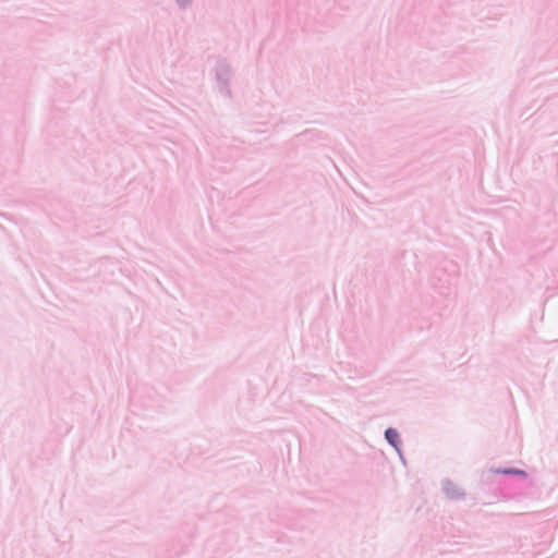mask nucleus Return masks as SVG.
I'll use <instances>...</instances> for the list:
<instances>
[{"mask_svg": "<svg viewBox=\"0 0 558 558\" xmlns=\"http://www.w3.org/2000/svg\"><path fill=\"white\" fill-rule=\"evenodd\" d=\"M502 474H514V475H520V476H526V473L522 470H515V469H508V470H504L501 471Z\"/></svg>", "mask_w": 558, "mask_h": 558, "instance_id": "f03ea898", "label": "nucleus"}, {"mask_svg": "<svg viewBox=\"0 0 558 558\" xmlns=\"http://www.w3.org/2000/svg\"><path fill=\"white\" fill-rule=\"evenodd\" d=\"M386 439L395 447L398 448L399 433L393 428H388L385 433Z\"/></svg>", "mask_w": 558, "mask_h": 558, "instance_id": "f257e3e1", "label": "nucleus"}]
</instances>
